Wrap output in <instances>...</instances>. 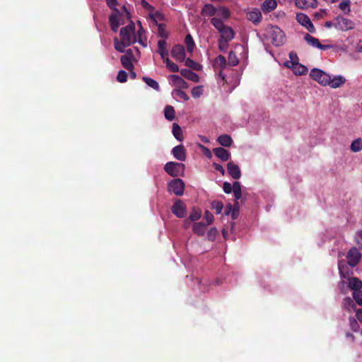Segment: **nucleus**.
<instances>
[{
  "mask_svg": "<svg viewBox=\"0 0 362 362\" xmlns=\"http://www.w3.org/2000/svg\"><path fill=\"white\" fill-rule=\"evenodd\" d=\"M120 40L117 37L114 39L115 49L122 53L127 47L132 45L136 42L135 34V25L133 21H131L127 26L123 27L119 31Z\"/></svg>",
  "mask_w": 362,
  "mask_h": 362,
  "instance_id": "1",
  "label": "nucleus"
},
{
  "mask_svg": "<svg viewBox=\"0 0 362 362\" xmlns=\"http://www.w3.org/2000/svg\"><path fill=\"white\" fill-rule=\"evenodd\" d=\"M185 166L183 163L173 161L168 162L165 166V171L172 177L182 176Z\"/></svg>",
  "mask_w": 362,
  "mask_h": 362,
  "instance_id": "2",
  "label": "nucleus"
},
{
  "mask_svg": "<svg viewBox=\"0 0 362 362\" xmlns=\"http://www.w3.org/2000/svg\"><path fill=\"white\" fill-rule=\"evenodd\" d=\"M334 27L341 31H348L355 27V23L350 19L338 16L334 19Z\"/></svg>",
  "mask_w": 362,
  "mask_h": 362,
  "instance_id": "3",
  "label": "nucleus"
},
{
  "mask_svg": "<svg viewBox=\"0 0 362 362\" xmlns=\"http://www.w3.org/2000/svg\"><path fill=\"white\" fill-rule=\"evenodd\" d=\"M185 182L180 178L171 180L168 185V190L176 196H182L184 194Z\"/></svg>",
  "mask_w": 362,
  "mask_h": 362,
  "instance_id": "4",
  "label": "nucleus"
},
{
  "mask_svg": "<svg viewBox=\"0 0 362 362\" xmlns=\"http://www.w3.org/2000/svg\"><path fill=\"white\" fill-rule=\"evenodd\" d=\"M310 77L322 86H327L329 82V75L320 69H313L310 73Z\"/></svg>",
  "mask_w": 362,
  "mask_h": 362,
  "instance_id": "5",
  "label": "nucleus"
},
{
  "mask_svg": "<svg viewBox=\"0 0 362 362\" xmlns=\"http://www.w3.org/2000/svg\"><path fill=\"white\" fill-rule=\"evenodd\" d=\"M296 19L299 24L305 27L310 33H315V28L308 15L303 13H297Z\"/></svg>",
  "mask_w": 362,
  "mask_h": 362,
  "instance_id": "6",
  "label": "nucleus"
},
{
  "mask_svg": "<svg viewBox=\"0 0 362 362\" xmlns=\"http://www.w3.org/2000/svg\"><path fill=\"white\" fill-rule=\"evenodd\" d=\"M361 258V254L355 247H351L347 252V263L351 267L356 266L359 263Z\"/></svg>",
  "mask_w": 362,
  "mask_h": 362,
  "instance_id": "7",
  "label": "nucleus"
},
{
  "mask_svg": "<svg viewBox=\"0 0 362 362\" xmlns=\"http://www.w3.org/2000/svg\"><path fill=\"white\" fill-rule=\"evenodd\" d=\"M171 211L177 218H184L187 215V206L181 199H177L171 208Z\"/></svg>",
  "mask_w": 362,
  "mask_h": 362,
  "instance_id": "8",
  "label": "nucleus"
},
{
  "mask_svg": "<svg viewBox=\"0 0 362 362\" xmlns=\"http://www.w3.org/2000/svg\"><path fill=\"white\" fill-rule=\"evenodd\" d=\"M304 40L307 42V43L309 45L313 47H317L322 50H325L327 49L332 47V46L329 45H322L317 38L313 37L308 33H306L304 35Z\"/></svg>",
  "mask_w": 362,
  "mask_h": 362,
  "instance_id": "9",
  "label": "nucleus"
},
{
  "mask_svg": "<svg viewBox=\"0 0 362 362\" xmlns=\"http://www.w3.org/2000/svg\"><path fill=\"white\" fill-rule=\"evenodd\" d=\"M271 29H272V43L276 46H279V45L283 43L284 33L276 25H272L271 27Z\"/></svg>",
  "mask_w": 362,
  "mask_h": 362,
  "instance_id": "10",
  "label": "nucleus"
},
{
  "mask_svg": "<svg viewBox=\"0 0 362 362\" xmlns=\"http://www.w3.org/2000/svg\"><path fill=\"white\" fill-rule=\"evenodd\" d=\"M171 55L178 62H184L185 60V51L184 46L181 45H175L171 49Z\"/></svg>",
  "mask_w": 362,
  "mask_h": 362,
  "instance_id": "11",
  "label": "nucleus"
},
{
  "mask_svg": "<svg viewBox=\"0 0 362 362\" xmlns=\"http://www.w3.org/2000/svg\"><path fill=\"white\" fill-rule=\"evenodd\" d=\"M227 170L228 174L233 179H239L241 176V172L239 166L236 165L233 161H230L227 164Z\"/></svg>",
  "mask_w": 362,
  "mask_h": 362,
  "instance_id": "12",
  "label": "nucleus"
},
{
  "mask_svg": "<svg viewBox=\"0 0 362 362\" xmlns=\"http://www.w3.org/2000/svg\"><path fill=\"white\" fill-rule=\"evenodd\" d=\"M295 5L300 9H308L309 8H316L317 6V0H296Z\"/></svg>",
  "mask_w": 362,
  "mask_h": 362,
  "instance_id": "13",
  "label": "nucleus"
},
{
  "mask_svg": "<svg viewBox=\"0 0 362 362\" xmlns=\"http://www.w3.org/2000/svg\"><path fill=\"white\" fill-rule=\"evenodd\" d=\"M172 153L180 161H185L186 160V151L182 145L175 146L172 150Z\"/></svg>",
  "mask_w": 362,
  "mask_h": 362,
  "instance_id": "14",
  "label": "nucleus"
},
{
  "mask_svg": "<svg viewBox=\"0 0 362 362\" xmlns=\"http://www.w3.org/2000/svg\"><path fill=\"white\" fill-rule=\"evenodd\" d=\"M213 152L222 161H227L230 157V151L222 147L214 148Z\"/></svg>",
  "mask_w": 362,
  "mask_h": 362,
  "instance_id": "15",
  "label": "nucleus"
},
{
  "mask_svg": "<svg viewBox=\"0 0 362 362\" xmlns=\"http://www.w3.org/2000/svg\"><path fill=\"white\" fill-rule=\"evenodd\" d=\"M217 13V8L211 4H205L201 10L202 16L204 17H212Z\"/></svg>",
  "mask_w": 362,
  "mask_h": 362,
  "instance_id": "16",
  "label": "nucleus"
},
{
  "mask_svg": "<svg viewBox=\"0 0 362 362\" xmlns=\"http://www.w3.org/2000/svg\"><path fill=\"white\" fill-rule=\"evenodd\" d=\"M119 16L120 13L115 12V13H112L109 16V23L110 28L113 32H117L118 30V28L120 25L119 23Z\"/></svg>",
  "mask_w": 362,
  "mask_h": 362,
  "instance_id": "17",
  "label": "nucleus"
},
{
  "mask_svg": "<svg viewBox=\"0 0 362 362\" xmlns=\"http://www.w3.org/2000/svg\"><path fill=\"white\" fill-rule=\"evenodd\" d=\"M262 18V13L258 9H255L247 13V18L255 25H257L261 21Z\"/></svg>",
  "mask_w": 362,
  "mask_h": 362,
  "instance_id": "18",
  "label": "nucleus"
},
{
  "mask_svg": "<svg viewBox=\"0 0 362 362\" xmlns=\"http://www.w3.org/2000/svg\"><path fill=\"white\" fill-rule=\"evenodd\" d=\"M220 33V39L226 42L231 41L234 38L235 35L233 30L230 27L227 25Z\"/></svg>",
  "mask_w": 362,
  "mask_h": 362,
  "instance_id": "19",
  "label": "nucleus"
},
{
  "mask_svg": "<svg viewBox=\"0 0 362 362\" xmlns=\"http://www.w3.org/2000/svg\"><path fill=\"white\" fill-rule=\"evenodd\" d=\"M127 53L129 54L130 56H128L127 54L122 55L121 57V63L122 66L128 71H131L134 69V64L132 62V51L131 49L127 50Z\"/></svg>",
  "mask_w": 362,
  "mask_h": 362,
  "instance_id": "20",
  "label": "nucleus"
},
{
  "mask_svg": "<svg viewBox=\"0 0 362 362\" xmlns=\"http://www.w3.org/2000/svg\"><path fill=\"white\" fill-rule=\"evenodd\" d=\"M346 83V78L342 76H336L332 79L329 76V82L327 83L332 88H337Z\"/></svg>",
  "mask_w": 362,
  "mask_h": 362,
  "instance_id": "21",
  "label": "nucleus"
},
{
  "mask_svg": "<svg viewBox=\"0 0 362 362\" xmlns=\"http://www.w3.org/2000/svg\"><path fill=\"white\" fill-rule=\"evenodd\" d=\"M277 6L276 0H265L262 4V10L264 13H267L274 11Z\"/></svg>",
  "mask_w": 362,
  "mask_h": 362,
  "instance_id": "22",
  "label": "nucleus"
},
{
  "mask_svg": "<svg viewBox=\"0 0 362 362\" xmlns=\"http://www.w3.org/2000/svg\"><path fill=\"white\" fill-rule=\"evenodd\" d=\"M180 74L182 76L185 77V78H187L193 82H198L199 77V76L188 69H183L180 71Z\"/></svg>",
  "mask_w": 362,
  "mask_h": 362,
  "instance_id": "23",
  "label": "nucleus"
},
{
  "mask_svg": "<svg viewBox=\"0 0 362 362\" xmlns=\"http://www.w3.org/2000/svg\"><path fill=\"white\" fill-rule=\"evenodd\" d=\"M166 45L167 43L165 40H160L158 42V53L160 55L163 60L168 57V51Z\"/></svg>",
  "mask_w": 362,
  "mask_h": 362,
  "instance_id": "24",
  "label": "nucleus"
},
{
  "mask_svg": "<svg viewBox=\"0 0 362 362\" xmlns=\"http://www.w3.org/2000/svg\"><path fill=\"white\" fill-rule=\"evenodd\" d=\"M349 287L353 292L360 291L362 288V281L357 277L349 278Z\"/></svg>",
  "mask_w": 362,
  "mask_h": 362,
  "instance_id": "25",
  "label": "nucleus"
},
{
  "mask_svg": "<svg viewBox=\"0 0 362 362\" xmlns=\"http://www.w3.org/2000/svg\"><path fill=\"white\" fill-rule=\"evenodd\" d=\"M170 77L173 83L179 88L178 89L188 88V83L180 76L172 75Z\"/></svg>",
  "mask_w": 362,
  "mask_h": 362,
  "instance_id": "26",
  "label": "nucleus"
},
{
  "mask_svg": "<svg viewBox=\"0 0 362 362\" xmlns=\"http://www.w3.org/2000/svg\"><path fill=\"white\" fill-rule=\"evenodd\" d=\"M206 224L203 222L194 223L192 226L193 232L198 235H204L206 230Z\"/></svg>",
  "mask_w": 362,
  "mask_h": 362,
  "instance_id": "27",
  "label": "nucleus"
},
{
  "mask_svg": "<svg viewBox=\"0 0 362 362\" xmlns=\"http://www.w3.org/2000/svg\"><path fill=\"white\" fill-rule=\"evenodd\" d=\"M217 141L220 145L224 147H229L233 143L232 138L228 134H222L217 139Z\"/></svg>",
  "mask_w": 362,
  "mask_h": 362,
  "instance_id": "28",
  "label": "nucleus"
},
{
  "mask_svg": "<svg viewBox=\"0 0 362 362\" xmlns=\"http://www.w3.org/2000/svg\"><path fill=\"white\" fill-rule=\"evenodd\" d=\"M290 69H291L293 70V73L296 75H299V76L304 75V74H307V72L308 71V68L305 66H304L300 63H298L296 65H293V66L290 67Z\"/></svg>",
  "mask_w": 362,
  "mask_h": 362,
  "instance_id": "29",
  "label": "nucleus"
},
{
  "mask_svg": "<svg viewBox=\"0 0 362 362\" xmlns=\"http://www.w3.org/2000/svg\"><path fill=\"white\" fill-rule=\"evenodd\" d=\"M289 58H290V60L286 61L284 63L285 66L290 68L291 66H293V65H296V64L299 63L298 62L299 59H298V57L296 52H293V51L289 53Z\"/></svg>",
  "mask_w": 362,
  "mask_h": 362,
  "instance_id": "30",
  "label": "nucleus"
},
{
  "mask_svg": "<svg viewBox=\"0 0 362 362\" xmlns=\"http://www.w3.org/2000/svg\"><path fill=\"white\" fill-rule=\"evenodd\" d=\"M164 115L168 121H173L175 117V109L171 105H167L164 110Z\"/></svg>",
  "mask_w": 362,
  "mask_h": 362,
  "instance_id": "31",
  "label": "nucleus"
},
{
  "mask_svg": "<svg viewBox=\"0 0 362 362\" xmlns=\"http://www.w3.org/2000/svg\"><path fill=\"white\" fill-rule=\"evenodd\" d=\"M173 134L178 141H182L183 140L182 130L177 123L173 124Z\"/></svg>",
  "mask_w": 362,
  "mask_h": 362,
  "instance_id": "32",
  "label": "nucleus"
},
{
  "mask_svg": "<svg viewBox=\"0 0 362 362\" xmlns=\"http://www.w3.org/2000/svg\"><path fill=\"white\" fill-rule=\"evenodd\" d=\"M211 23L219 33H221L226 27L223 21L218 18H211Z\"/></svg>",
  "mask_w": 362,
  "mask_h": 362,
  "instance_id": "33",
  "label": "nucleus"
},
{
  "mask_svg": "<svg viewBox=\"0 0 362 362\" xmlns=\"http://www.w3.org/2000/svg\"><path fill=\"white\" fill-rule=\"evenodd\" d=\"M185 43L187 52H192L195 46L194 40L190 34L186 35L185 38Z\"/></svg>",
  "mask_w": 362,
  "mask_h": 362,
  "instance_id": "34",
  "label": "nucleus"
},
{
  "mask_svg": "<svg viewBox=\"0 0 362 362\" xmlns=\"http://www.w3.org/2000/svg\"><path fill=\"white\" fill-rule=\"evenodd\" d=\"M142 79L148 86H150L153 89L157 91L160 90V86L156 81L147 76H144Z\"/></svg>",
  "mask_w": 362,
  "mask_h": 362,
  "instance_id": "35",
  "label": "nucleus"
},
{
  "mask_svg": "<svg viewBox=\"0 0 362 362\" xmlns=\"http://www.w3.org/2000/svg\"><path fill=\"white\" fill-rule=\"evenodd\" d=\"M343 305L345 309L348 311H351L352 310H356V305L352 298L350 297H346L343 300Z\"/></svg>",
  "mask_w": 362,
  "mask_h": 362,
  "instance_id": "36",
  "label": "nucleus"
},
{
  "mask_svg": "<svg viewBox=\"0 0 362 362\" xmlns=\"http://www.w3.org/2000/svg\"><path fill=\"white\" fill-rule=\"evenodd\" d=\"M163 62L165 63L166 67L172 72H178L179 71V67L178 66L170 60V59L168 57L165 59H163Z\"/></svg>",
  "mask_w": 362,
  "mask_h": 362,
  "instance_id": "37",
  "label": "nucleus"
},
{
  "mask_svg": "<svg viewBox=\"0 0 362 362\" xmlns=\"http://www.w3.org/2000/svg\"><path fill=\"white\" fill-rule=\"evenodd\" d=\"M351 150L353 152H358L362 150V140L358 138L352 141L351 144Z\"/></svg>",
  "mask_w": 362,
  "mask_h": 362,
  "instance_id": "38",
  "label": "nucleus"
},
{
  "mask_svg": "<svg viewBox=\"0 0 362 362\" xmlns=\"http://www.w3.org/2000/svg\"><path fill=\"white\" fill-rule=\"evenodd\" d=\"M226 59L223 55H218L214 61V66H219L221 69L226 68Z\"/></svg>",
  "mask_w": 362,
  "mask_h": 362,
  "instance_id": "39",
  "label": "nucleus"
},
{
  "mask_svg": "<svg viewBox=\"0 0 362 362\" xmlns=\"http://www.w3.org/2000/svg\"><path fill=\"white\" fill-rule=\"evenodd\" d=\"M212 209L215 210L216 214L221 213L223 204L221 201L214 200L211 203Z\"/></svg>",
  "mask_w": 362,
  "mask_h": 362,
  "instance_id": "40",
  "label": "nucleus"
},
{
  "mask_svg": "<svg viewBox=\"0 0 362 362\" xmlns=\"http://www.w3.org/2000/svg\"><path fill=\"white\" fill-rule=\"evenodd\" d=\"M216 14L221 16L224 19L229 18L230 16L229 10L227 8L223 6H220L219 8H217Z\"/></svg>",
  "mask_w": 362,
  "mask_h": 362,
  "instance_id": "41",
  "label": "nucleus"
},
{
  "mask_svg": "<svg viewBox=\"0 0 362 362\" xmlns=\"http://www.w3.org/2000/svg\"><path fill=\"white\" fill-rule=\"evenodd\" d=\"M350 4V0H342V1L339 5V8L345 13L348 14L351 11Z\"/></svg>",
  "mask_w": 362,
  "mask_h": 362,
  "instance_id": "42",
  "label": "nucleus"
},
{
  "mask_svg": "<svg viewBox=\"0 0 362 362\" xmlns=\"http://www.w3.org/2000/svg\"><path fill=\"white\" fill-rule=\"evenodd\" d=\"M158 35L159 37L166 39L168 37V33L165 29V25L160 23L158 24Z\"/></svg>",
  "mask_w": 362,
  "mask_h": 362,
  "instance_id": "43",
  "label": "nucleus"
},
{
  "mask_svg": "<svg viewBox=\"0 0 362 362\" xmlns=\"http://www.w3.org/2000/svg\"><path fill=\"white\" fill-rule=\"evenodd\" d=\"M239 63V59H238L236 54L233 51H230L228 54V64L230 66H236Z\"/></svg>",
  "mask_w": 362,
  "mask_h": 362,
  "instance_id": "44",
  "label": "nucleus"
},
{
  "mask_svg": "<svg viewBox=\"0 0 362 362\" xmlns=\"http://www.w3.org/2000/svg\"><path fill=\"white\" fill-rule=\"evenodd\" d=\"M201 216H202L201 211L199 210L198 209H196L195 207H194L190 213L189 218L192 221H195L199 220L201 218Z\"/></svg>",
  "mask_w": 362,
  "mask_h": 362,
  "instance_id": "45",
  "label": "nucleus"
},
{
  "mask_svg": "<svg viewBox=\"0 0 362 362\" xmlns=\"http://www.w3.org/2000/svg\"><path fill=\"white\" fill-rule=\"evenodd\" d=\"M173 94L180 98H182L185 101H187L189 99L187 94L181 89H175L173 92Z\"/></svg>",
  "mask_w": 362,
  "mask_h": 362,
  "instance_id": "46",
  "label": "nucleus"
},
{
  "mask_svg": "<svg viewBox=\"0 0 362 362\" xmlns=\"http://www.w3.org/2000/svg\"><path fill=\"white\" fill-rule=\"evenodd\" d=\"M352 296L356 303L358 305L362 306V291H355L353 292Z\"/></svg>",
  "mask_w": 362,
  "mask_h": 362,
  "instance_id": "47",
  "label": "nucleus"
},
{
  "mask_svg": "<svg viewBox=\"0 0 362 362\" xmlns=\"http://www.w3.org/2000/svg\"><path fill=\"white\" fill-rule=\"evenodd\" d=\"M185 65L189 67V68H191V69H193L194 70H199V66L200 65L197 63H196L194 60H192V59L190 58H187L186 60H185Z\"/></svg>",
  "mask_w": 362,
  "mask_h": 362,
  "instance_id": "48",
  "label": "nucleus"
},
{
  "mask_svg": "<svg viewBox=\"0 0 362 362\" xmlns=\"http://www.w3.org/2000/svg\"><path fill=\"white\" fill-rule=\"evenodd\" d=\"M192 95L194 98H199L203 94L202 86H196L192 89Z\"/></svg>",
  "mask_w": 362,
  "mask_h": 362,
  "instance_id": "49",
  "label": "nucleus"
},
{
  "mask_svg": "<svg viewBox=\"0 0 362 362\" xmlns=\"http://www.w3.org/2000/svg\"><path fill=\"white\" fill-rule=\"evenodd\" d=\"M149 17L151 19H152V21L155 23L156 25L158 24L157 21L158 19L161 21L163 18L162 13L159 11H156L154 13H150Z\"/></svg>",
  "mask_w": 362,
  "mask_h": 362,
  "instance_id": "50",
  "label": "nucleus"
},
{
  "mask_svg": "<svg viewBox=\"0 0 362 362\" xmlns=\"http://www.w3.org/2000/svg\"><path fill=\"white\" fill-rule=\"evenodd\" d=\"M117 80L120 83H124L127 80V74L123 70H120L117 76Z\"/></svg>",
  "mask_w": 362,
  "mask_h": 362,
  "instance_id": "51",
  "label": "nucleus"
},
{
  "mask_svg": "<svg viewBox=\"0 0 362 362\" xmlns=\"http://www.w3.org/2000/svg\"><path fill=\"white\" fill-rule=\"evenodd\" d=\"M204 218L206 221V225L211 224L214 219V215L211 212H209L208 210H206L204 212Z\"/></svg>",
  "mask_w": 362,
  "mask_h": 362,
  "instance_id": "52",
  "label": "nucleus"
},
{
  "mask_svg": "<svg viewBox=\"0 0 362 362\" xmlns=\"http://www.w3.org/2000/svg\"><path fill=\"white\" fill-rule=\"evenodd\" d=\"M228 42H226V41H224L223 40L219 39V40H218V47H219V49L221 52H226V50L228 49Z\"/></svg>",
  "mask_w": 362,
  "mask_h": 362,
  "instance_id": "53",
  "label": "nucleus"
},
{
  "mask_svg": "<svg viewBox=\"0 0 362 362\" xmlns=\"http://www.w3.org/2000/svg\"><path fill=\"white\" fill-rule=\"evenodd\" d=\"M106 1L110 8H111L117 13H119V10L115 7L117 4V0H106Z\"/></svg>",
  "mask_w": 362,
  "mask_h": 362,
  "instance_id": "54",
  "label": "nucleus"
},
{
  "mask_svg": "<svg viewBox=\"0 0 362 362\" xmlns=\"http://www.w3.org/2000/svg\"><path fill=\"white\" fill-rule=\"evenodd\" d=\"M217 233H218L217 229L216 228H211L208 231L209 239L213 240L214 239V238L216 237V235H217Z\"/></svg>",
  "mask_w": 362,
  "mask_h": 362,
  "instance_id": "55",
  "label": "nucleus"
},
{
  "mask_svg": "<svg viewBox=\"0 0 362 362\" xmlns=\"http://www.w3.org/2000/svg\"><path fill=\"white\" fill-rule=\"evenodd\" d=\"M350 326L354 331H357L358 325L356 320L354 317L349 318Z\"/></svg>",
  "mask_w": 362,
  "mask_h": 362,
  "instance_id": "56",
  "label": "nucleus"
},
{
  "mask_svg": "<svg viewBox=\"0 0 362 362\" xmlns=\"http://www.w3.org/2000/svg\"><path fill=\"white\" fill-rule=\"evenodd\" d=\"M223 189L225 193L230 194L232 192V185L230 183L225 182L223 185Z\"/></svg>",
  "mask_w": 362,
  "mask_h": 362,
  "instance_id": "57",
  "label": "nucleus"
},
{
  "mask_svg": "<svg viewBox=\"0 0 362 362\" xmlns=\"http://www.w3.org/2000/svg\"><path fill=\"white\" fill-rule=\"evenodd\" d=\"M346 267L345 263L343 261H339L338 263V269L339 274L341 276L345 278V275L344 274V269Z\"/></svg>",
  "mask_w": 362,
  "mask_h": 362,
  "instance_id": "58",
  "label": "nucleus"
},
{
  "mask_svg": "<svg viewBox=\"0 0 362 362\" xmlns=\"http://www.w3.org/2000/svg\"><path fill=\"white\" fill-rule=\"evenodd\" d=\"M138 24L139 25H141L140 21H138ZM143 33H144V30L141 28V26H140V29L137 32V35H138V37H139V42L140 44H142L144 46H145V45L143 44V42H142V37H141V36H142Z\"/></svg>",
  "mask_w": 362,
  "mask_h": 362,
  "instance_id": "59",
  "label": "nucleus"
},
{
  "mask_svg": "<svg viewBox=\"0 0 362 362\" xmlns=\"http://www.w3.org/2000/svg\"><path fill=\"white\" fill-rule=\"evenodd\" d=\"M213 166L214 168V169L216 170V171H218L221 173L222 175H224L225 174V170L224 168H223V166L218 163H213Z\"/></svg>",
  "mask_w": 362,
  "mask_h": 362,
  "instance_id": "60",
  "label": "nucleus"
},
{
  "mask_svg": "<svg viewBox=\"0 0 362 362\" xmlns=\"http://www.w3.org/2000/svg\"><path fill=\"white\" fill-rule=\"evenodd\" d=\"M232 191H241V185L239 182L235 181L232 185Z\"/></svg>",
  "mask_w": 362,
  "mask_h": 362,
  "instance_id": "61",
  "label": "nucleus"
},
{
  "mask_svg": "<svg viewBox=\"0 0 362 362\" xmlns=\"http://www.w3.org/2000/svg\"><path fill=\"white\" fill-rule=\"evenodd\" d=\"M232 211H233V205L231 204H228L225 207V210H224L225 214L228 216L229 214H231Z\"/></svg>",
  "mask_w": 362,
  "mask_h": 362,
  "instance_id": "62",
  "label": "nucleus"
},
{
  "mask_svg": "<svg viewBox=\"0 0 362 362\" xmlns=\"http://www.w3.org/2000/svg\"><path fill=\"white\" fill-rule=\"evenodd\" d=\"M142 6L147 10H153V7L149 4L146 0H141Z\"/></svg>",
  "mask_w": 362,
  "mask_h": 362,
  "instance_id": "63",
  "label": "nucleus"
},
{
  "mask_svg": "<svg viewBox=\"0 0 362 362\" xmlns=\"http://www.w3.org/2000/svg\"><path fill=\"white\" fill-rule=\"evenodd\" d=\"M356 317L362 323V309L356 310Z\"/></svg>",
  "mask_w": 362,
  "mask_h": 362,
  "instance_id": "64",
  "label": "nucleus"
}]
</instances>
